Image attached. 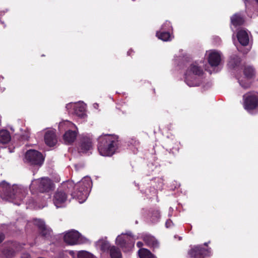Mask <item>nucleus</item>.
<instances>
[{
  "instance_id": "f8f14e48",
  "label": "nucleus",
  "mask_w": 258,
  "mask_h": 258,
  "mask_svg": "<svg viewBox=\"0 0 258 258\" xmlns=\"http://www.w3.org/2000/svg\"><path fill=\"white\" fill-rule=\"evenodd\" d=\"M25 190L17 186H12L11 192L8 198L11 200H22L25 197Z\"/></svg>"
},
{
  "instance_id": "bb28decb",
  "label": "nucleus",
  "mask_w": 258,
  "mask_h": 258,
  "mask_svg": "<svg viewBox=\"0 0 258 258\" xmlns=\"http://www.w3.org/2000/svg\"><path fill=\"white\" fill-rule=\"evenodd\" d=\"M99 244L100 246V249L104 252H109L111 246L109 242L105 240H100L98 241Z\"/></svg>"
},
{
  "instance_id": "6ab92c4d",
  "label": "nucleus",
  "mask_w": 258,
  "mask_h": 258,
  "mask_svg": "<svg viewBox=\"0 0 258 258\" xmlns=\"http://www.w3.org/2000/svg\"><path fill=\"white\" fill-rule=\"evenodd\" d=\"M77 135L76 131L68 130L63 135V139L66 144H71L75 141Z\"/></svg>"
},
{
  "instance_id": "dca6fc26",
  "label": "nucleus",
  "mask_w": 258,
  "mask_h": 258,
  "mask_svg": "<svg viewBox=\"0 0 258 258\" xmlns=\"http://www.w3.org/2000/svg\"><path fill=\"white\" fill-rule=\"evenodd\" d=\"M221 60V55L217 52H212L209 55L208 62L211 67L218 66Z\"/></svg>"
},
{
  "instance_id": "20e7f679",
  "label": "nucleus",
  "mask_w": 258,
  "mask_h": 258,
  "mask_svg": "<svg viewBox=\"0 0 258 258\" xmlns=\"http://www.w3.org/2000/svg\"><path fill=\"white\" fill-rule=\"evenodd\" d=\"M53 183L48 177H42L32 181L30 185L32 192L36 190L40 192H48L53 188Z\"/></svg>"
},
{
  "instance_id": "f3484780",
  "label": "nucleus",
  "mask_w": 258,
  "mask_h": 258,
  "mask_svg": "<svg viewBox=\"0 0 258 258\" xmlns=\"http://www.w3.org/2000/svg\"><path fill=\"white\" fill-rule=\"evenodd\" d=\"M244 3L247 12L258 13V0H244Z\"/></svg>"
},
{
  "instance_id": "b1692460",
  "label": "nucleus",
  "mask_w": 258,
  "mask_h": 258,
  "mask_svg": "<svg viewBox=\"0 0 258 258\" xmlns=\"http://www.w3.org/2000/svg\"><path fill=\"white\" fill-rule=\"evenodd\" d=\"M11 140L10 132L6 130L0 131V143L3 144L8 143Z\"/></svg>"
},
{
  "instance_id": "0eeeda50",
  "label": "nucleus",
  "mask_w": 258,
  "mask_h": 258,
  "mask_svg": "<svg viewBox=\"0 0 258 258\" xmlns=\"http://www.w3.org/2000/svg\"><path fill=\"white\" fill-rule=\"evenodd\" d=\"M34 225L38 228V236L44 240L50 241L53 236V232L50 228L48 227L44 221L40 219H36Z\"/></svg>"
},
{
  "instance_id": "423d86ee",
  "label": "nucleus",
  "mask_w": 258,
  "mask_h": 258,
  "mask_svg": "<svg viewBox=\"0 0 258 258\" xmlns=\"http://www.w3.org/2000/svg\"><path fill=\"white\" fill-rule=\"evenodd\" d=\"M242 69L244 78L247 81L238 79V83L241 87L247 89L249 88L251 85V83L247 81L253 80L255 78L256 71L254 67L251 65H244Z\"/></svg>"
},
{
  "instance_id": "f704fd0d",
  "label": "nucleus",
  "mask_w": 258,
  "mask_h": 258,
  "mask_svg": "<svg viewBox=\"0 0 258 258\" xmlns=\"http://www.w3.org/2000/svg\"><path fill=\"white\" fill-rule=\"evenodd\" d=\"M5 234L3 233H0V243L3 241V240L5 239Z\"/></svg>"
},
{
  "instance_id": "4468645a",
  "label": "nucleus",
  "mask_w": 258,
  "mask_h": 258,
  "mask_svg": "<svg viewBox=\"0 0 258 258\" xmlns=\"http://www.w3.org/2000/svg\"><path fill=\"white\" fill-rule=\"evenodd\" d=\"M142 239L145 244L150 248L153 249L158 248L159 246V243L155 237L149 234H143Z\"/></svg>"
},
{
  "instance_id": "393cba45",
  "label": "nucleus",
  "mask_w": 258,
  "mask_h": 258,
  "mask_svg": "<svg viewBox=\"0 0 258 258\" xmlns=\"http://www.w3.org/2000/svg\"><path fill=\"white\" fill-rule=\"evenodd\" d=\"M157 37L164 41H167L171 40V35L169 31H165V30H161L160 31H158L156 33Z\"/></svg>"
},
{
  "instance_id": "aec40b11",
  "label": "nucleus",
  "mask_w": 258,
  "mask_h": 258,
  "mask_svg": "<svg viewBox=\"0 0 258 258\" xmlns=\"http://www.w3.org/2000/svg\"><path fill=\"white\" fill-rule=\"evenodd\" d=\"M241 62V58L235 54H233L229 58L228 66L230 69H235L240 66Z\"/></svg>"
},
{
  "instance_id": "7c9ffc66",
  "label": "nucleus",
  "mask_w": 258,
  "mask_h": 258,
  "mask_svg": "<svg viewBox=\"0 0 258 258\" xmlns=\"http://www.w3.org/2000/svg\"><path fill=\"white\" fill-rule=\"evenodd\" d=\"M172 29L171 23L166 21L162 26L161 30L169 31Z\"/></svg>"
},
{
  "instance_id": "9d476101",
  "label": "nucleus",
  "mask_w": 258,
  "mask_h": 258,
  "mask_svg": "<svg viewBox=\"0 0 258 258\" xmlns=\"http://www.w3.org/2000/svg\"><path fill=\"white\" fill-rule=\"evenodd\" d=\"M80 234L76 230H72L67 232L63 236L64 241L69 245H75L79 243Z\"/></svg>"
},
{
  "instance_id": "412c9836",
  "label": "nucleus",
  "mask_w": 258,
  "mask_h": 258,
  "mask_svg": "<svg viewBox=\"0 0 258 258\" xmlns=\"http://www.w3.org/2000/svg\"><path fill=\"white\" fill-rule=\"evenodd\" d=\"M230 20L231 24L235 27L241 26L244 22L243 17L239 13L234 14L231 17Z\"/></svg>"
},
{
  "instance_id": "e433bc0d",
  "label": "nucleus",
  "mask_w": 258,
  "mask_h": 258,
  "mask_svg": "<svg viewBox=\"0 0 258 258\" xmlns=\"http://www.w3.org/2000/svg\"><path fill=\"white\" fill-rule=\"evenodd\" d=\"M137 246L139 248L142 247L143 246V243L141 241H138L137 243Z\"/></svg>"
},
{
  "instance_id": "cd10ccee",
  "label": "nucleus",
  "mask_w": 258,
  "mask_h": 258,
  "mask_svg": "<svg viewBox=\"0 0 258 258\" xmlns=\"http://www.w3.org/2000/svg\"><path fill=\"white\" fill-rule=\"evenodd\" d=\"M140 258H153L151 252L146 248H141L138 251Z\"/></svg>"
},
{
  "instance_id": "2f4dec72",
  "label": "nucleus",
  "mask_w": 258,
  "mask_h": 258,
  "mask_svg": "<svg viewBox=\"0 0 258 258\" xmlns=\"http://www.w3.org/2000/svg\"><path fill=\"white\" fill-rule=\"evenodd\" d=\"M78 256V258H94L92 254L85 251L79 252Z\"/></svg>"
},
{
  "instance_id": "f03ea898",
  "label": "nucleus",
  "mask_w": 258,
  "mask_h": 258,
  "mask_svg": "<svg viewBox=\"0 0 258 258\" xmlns=\"http://www.w3.org/2000/svg\"><path fill=\"white\" fill-rule=\"evenodd\" d=\"M98 150L103 156H111L118 148V138L116 135L107 134L98 139Z\"/></svg>"
},
{
  "instance_id": "9b49d317",
  "label": "nucleus",
  "mask_w": 258,
  "mask_h": 258,
  "mask_svg": "<svg viewBox=\"0 0 258 258\" xmlns=\"http://www.w3.org/2000/svg\"><path fill=\"white\" fill-rule=\"evenodd\" d=\"M208 253V249L201 245L196 246L188 251V254L192 258H203Z\"/></svg>"
},
{
  "instance_id": "1a4fd4ad",
  "label": "nucleus",
  "mask_w": 258,
  "mask_h": 258,
  "mask_svg": "<svg viewBox=\"0 0 258 258\" xmlns=\"http://www.w3.org/2000/svg\"><path fill=\"white\" fill-rule=\"evenodd\" d=\"M116 243L123 252H126L134 247L135 242L133 238L128 236H118L116 239Z\"/></svg>"
},
{
  "instance_id": "a211bd4d",
  "label": "nucleus",
  "mask_w": 258,
  "mask_h": 258,
  "mask_svg": "<svg viewBox=\"0 0 258 258\" xmlns=\"http://www.w3.org/2000/svg\"><path fill=\"white\" fill-rule=\"evenodd\" d=\"M239 42L243 46H247L249 43V37L247 33L243 30H239L237 34Z\"/></svg>"
},
{
  "instance_id": "c85d7f7f",
  "label": "nucleus",
  "mask_w": 258,
  "mask_h": 258,
  "mask_svg": "<svg viewBox=\"0 0 258 258\" xmlns=\"http://www.w3.org/2000/svg\"><path fill=\"white\" fill-rule=\"evenodd\" d=\"M3 254L6 257H12L15 255V250L11 247H7L2 251Z\"/></svg>"
},
{
  "instance_id": "4be33fe9",
  "label": "nucleus",
  "mask_w": 258,
  "mask_h": 258,
  "mask_svg": "<svg viewBox=\"0 0 258 258\" xmlns=\"http://www.w3.org/2000/svg\"><path fill=\"white\" fill-rule=\"evenodd\" d=\"M12 188V187L10 184L5 181H3L0 183V192L8 198L11 192Z\"/></svg>"
},
{
  "instance_id": "473e14b6",
  "label": "nucleus",
  "mask_w": 258,
  "mask_h": 258,
  "mask_svg": "<svg viewBox=\"0 0 258 258\" xmlns=\"http://www.w3.org/2000/svg\"><path fill=\"white\" fill-rule=\"evenodd\" d=\"M175 146L176 147H173V148L170 149L171 152H172V153L173 154L174 153V149L175 150H176L177 152L179 151V145H178V144L177 143H175Z\"/></svg>"
},
{
  "instance_id": "c756f323",
  "label": "nucleus",
  "mask_w": 258,
  "mask_h": 258,
  "mask_svg": "<svg viewBox=\"0 0 258 258\" xmlns=\"http://www.w3.org/2000/svg\"><path fill=\"white\" fill-rule=\"evenodd\" d=\"M151 219L154 222L157 221L160 218V213L158 210H153L151 212Z\"/></svg>"
},
{
  "instance_id": "a878e982",
  "label": "nucleus",
  "mask_w": 258,
  "mask_h": 258,
  "mask_svg": "<svg viewBox=\"0 0 258 258\" xmlns=\"http://www.w3.org/2000/svg\"><path fill=\"white\" fill-rule=\"evenodd\" d=\"M111 258H122L120 249L115 246H112L109 251Z\"/></svg>"
},
{
  "instance_id": "39448f33",
  "label": "nucleus",
  "mask_w": 258,
  "mask_h": 258,
  "mask_svg": "<svg viewBox=\"0 0 258 258\" xmlns=\"http://www.w3.org/2000/svg\"><path fill=\"white\" fill-rule=\"evenodd\" d=\"M243 107L245 110L250 112L258 108V92L249 91L243 96Z\"/></svg>"
},
{
  "instance_id": "2eb2a0df",
  "label": "nucleus",
  "mask_w": 258,
  "mask_h": 258,
  "mask_svg": "<svg viewBox=\"0 0 258 258\" xmlns=\"http://www.w3.org/2000/svg\"><path fill=\"white\" fill-rule=\"evenodd\" d=\"M45 144L49 147H53L57 142L56 134L53 131L46 132L44 135Z\"/></svg>"
},
{
  "instance_id": "ddd939ff",
  "label": "nucleus",
  "mask_w": 258,
  "mask_h": 258,
  "mask_svg": "<svg viewBox=\"0 0 258 258\" xmlns=\"http://www.w3.org/2000/svg\"><path fill=\"white\" fill-rule=\"evenodd\" d=\"M79 148L82 152H86L92 149L93 148L92 139L86 136L82 137L80 141Z\"/></svg>"
},
{
  "instance_id": "c9c22d12",
  "label": "nucleus",
  "mask_w": 258,
  "mask_h": 258,
  "mask_svg": "<svg viewBox=\"0 0 258 258\" xmlns=\"http://www.w3.org/2000/svg\"><path fill=\"white\" fill-rule=\"evenodd\" d=\"M21 258H31V256L28 253H23L21 256Z\"/></svg>"
},
{
  "instance_id": "7ed1b4c3",
  "label": "nucleus",
  "mask_w": 258,
  "mask_h": 258,
  "mask_svg": "<svg viewBox=\"0 0 258 258\" xmlns=\"http://www.w3.org/2000/svg\"><path fill=\"white\" fill-rule=\"evenodd\" d=\"M203 71L201 67L191 64L185 73V82L189 87L199 86L200 85L199 79L196 76H201Z\"/></svg>"
},
{
  "instance_id": "4c0bfd02",
  "label": "nucleus",
  "mask_w": 258,
  "mask_h": 258,
  "mask_svg": "<svg viewBox=\"0 0 258 258\" xmlns=\"http://www.w3.org/2000/svg\"><path fill=\"white\" fill-rule=\"evenodd\" d=\"M133 53H134V51H133V50L131 49L128 50V51L127 52V54L128 55L131 56Z\"/></svg>"
},
{
  "instance_id": "5701e85b",
  "label": "nucleus",
  "mask_w": 258,
  "mask_h": 258,
  "mask_svg": "<svg viewBox=\"0 0 258 258\" xmlns=\"http://www.w3.org/2000/svg\"><path fill=\"white\" fill-rule=\"evenodd\" d=\"M74 113L79 117H84L85 115V108L82 104H75L73 105Z\"/></svg>"
},
{
  "instance_id": "6e6552de",
  "label": "nucleus",
  "mask_w": 258,
  "mask_h": 258,
  "mask_svg": "<svg viewBox=\"0 0 258 258\" xmlns=\"http://www.w3.org/2000/svg\"><path fill=\"white\" fill-rule=\"evenodd\" d=\"M25 158L32 165H41L44 158L42 154L35 150H29L25 154Z\"/></svg>"
},
{
  "instance_id": "f257e3e1",
  "label": "nucleus",
  "mask_w": 258,
  "mask_h": 258,
  "mask_svg": "<svg viewBox=\"0 0 258 258\" xmlns=\"http://www.w3.org/2000/svg\"><path fill=\"white\" fill-rule=\"evenodd\" d=\"M92 185V180L89 177H84L75 185L73 181L66 182L62 186L63 189H57L54 195L53 201L55 206L59 207L66 201L69 194L72 198L78 199L79 203H83L87 198Z\"/></svg>"
},
{
  "instance_id": "72a5a7b5",
  "label": "nucleus",
  "mask_w": 258,
  "mask_h": 258,
  "mask_svg": "<svg viewBox=\"0 0 258 258\" xmlns=\"http://www.w3.org/2000/svg\"><path fill=\"white\" fill-rule=\"evenodd\" d=\"M171 224H172V222L171 221V220H167L165 223L166 227L167 228L170 227Z\"/></svg>"
}]
</instances>
